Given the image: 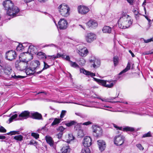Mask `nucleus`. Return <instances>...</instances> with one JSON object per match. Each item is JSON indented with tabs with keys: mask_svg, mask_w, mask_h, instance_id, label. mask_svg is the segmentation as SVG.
<instances>
[{
	"mask_svg": "<svg viewBox=\"0 0 153 153\" xmlns=\"http://www.w3.org/2000/svg\"><path fill=\"white\" fill-rule=\"evenodd\" d=\"M3 5L5 9L7 10V13L8 15L15 17L20 15L19 9L16 6H14L11 1H5L3 2Z\"/></svg>",
	"mask_w": 153,
	"mask_h": 153,
	"instance_id": "f257e3e1",
	"label": "nucleus"
},
{
	"mask_svg": "<svg viewBox=\"0 0 153 153\" xmlns=\"http://www.w3.org/2000/svg\"><path fill=\"white\" fill-rule=\"evenodd\" d=\"M119 27L121 29H126L129 27L132 23L131 17L126 13L123 12L121 17L118 20Z\"/></svg>",
	"mask_w": 153,
	"mask_h": 153,
	"instance_id": "f03ea898",
	"label": "nucleus"
},
{
	"mask_svg": "<svg viewBox=\"0 0 153 153\" xmlns=\"http://www.w3.org/2000/svg\"><path fill=\"white\" fill-rule=\"evenodd\" d=\"M94 80L99 85L108 88H111L114 86V84L116 83V80H107L100 79L93 77Z\"/></svg>",
	"mask_w": 153,
	"mask_h": 153,
	"instance_id": "7ed1b4c3",
	"label": "nucleus"
},
{
	"mask_svg": "<svg viewBox=\"0 0 153 153\" xmlns=\"http://www.w3.org/2000/svg\"><path fill=\"white\" fill-rule=\"evenodd\" d=\"M58 8L60 14L62 16L67 17L69 15L70 8L65 4L60 5Z\"/></svg>",
	"mask_w": 153,
	"mask_h": 153,
	"instance_id": "20e7f679",
	"label": "nucleus"
},
{
	"mask_svg": "<svg viewBox=\"0 0 153 153\" xmlns=\"http://www.w3.org/2000/svg\"><path fill=\"white\" fill-rule=\"evenodd\" d=\"M92 127L94 136L97 137L102 135V128L96 125H94L92 126Z\"/></svg>",
	"mask_w": 153,
	"mask_h": 153,
	"instance_id": "39448f33",
	"label": "nucleus"
},
{
	"mask_svg": "<svg viewBox=\"0 0 153 153\" xmlns=\"http://www.w3.org/2000/svg\"><path fill=\"white\" fill-rule=\"evenodd\" d=\"M16 56V54L14 51L10 50L6 53L5 58L9 61H12L15 59Z\"/></svg>",
	"mask_w": 153,
	"mask_h": 153,
	"instance_id": "423d86ee",
	"label": "nucleus"
},
{
	"mask_svg": "<svg viewBox=\"0 0 153 153\" xmlns=\"http://www.w3.org/2000/svg\"><path fill=\"white\" fill-rule=\"evenodd\" d=\"M125 138L121 135L116 136L114 138V143L117 146H121L124 143Z\"/></svg>",
	"mask_w": 153,
	"mask_h": 153,
	"instance_id": "0eeeda50",
	"label": "nucleus"
},
{
	"mask_svg": "<svg viewBox=\"0 0 153 153\" xmlns=\"http://www.w3.org/2000/svg\"><path fill=\"white\" fill-rule=\"evenodd\" d=\"M68 23L66 20L64 19H61L58 22L57 27L60 30L66 29L67 27Z\"/></svg>",
	"mask_w": 153,
	"mask_h": 153,
	"instance_id": "6e6552de",
	"label": "nucleus"
},
{
	"mask_svg": "<svg viewBox=\"0 0 153 153\" xmlns=\"http://www.w3.org/2000/svg\"><path fill=\"white\" fill-rule=\"evenodd\" d=\"M86 42L88 43H91L96 38V35L93 33H87L85 36Z\"/></svg>",
	"mask_w": 153,
	"mask_h": 153,
	"instance_id": "1a4fd4ad",
	"label": "nucleus"
},
{
	"mask_svg": "<svg viewBox=\"0 0 153 153\" xmlns=\"http://www.w3.org/2000/svg\"><path fill=\"white\" fill-rule=\"evenodd\" d=\"M78 12L82 14H85L89 10V9L86 6H80L78 7Z\"/></svg>",
	"mask_w": 153,
	"mask_h": 153,
	"instance_id": "9d476101",
	"label": "nucleus"
},
{
	"mask_svg": "<svg viewBox=\"0 0 153 153\" xmlns=\"http://www.w3.org/2000/svg\"><path fill=\"white\" fill-rule=\"evenodd\" d=\"M40 65V62L38 60H35L32 61L30 63V66L31 68L33 69L34 71L37 70L39 68Z\"/></svg>",
	"mask_w": 153,
	"mask_h": 153,
	"instance_id": "9b49d317",
	"label": "nucleus"
},
{
	"mask_svg": "<svg viewBox=\"0 0 153 153\" xmlns=\"http://www.w3.org/2000/svg\"><path fill=\"white\" fill-rule=\"evenodd\" d=\"M98 145L100 150L103 151L106 147V144L105 142L102 140H99L97 141Z\"/></svg>",
	"mask_w": 153,
	"mask_h": 153,
	"instance_id": "f8f14e48",
	"label": "nucleus"
},
{
	"mask_svg": "<svg viewBox=\"0 0 153 153\" xmlns=\"http://www.w3.org/2000/svg\"><path fill=\"white\" fill-rule=\"evenodd\" d=\"M92 141L90 137H85L83 142V146H90L91 144Z\"/></svg>",
	"mask_w": 153,
	"mask_h": 153,
	"instance_id": "ddd939ff",
	"label": "nucleus"
},
{
	"mask_svg": "<svg viewBox=\"0 0 153 153\" xmlns=\"http://www.w3.org/2000/svg\"><path fill=\"white\" fill-rule=\"evenodd\" d=\"M30 117L33 119L37 120H41L42 118L41 114L37 112L31 113Z\"/></svg>",
	"mask_w": 153,
	"mask_h": 153,
	"instance_id": "4468645a",
	"label": "nucleus"
},
{
	"mask_svg": "<svg viewBox=\"0 0 153 153\" xmlns=\"http://www.w3.org/2000/svg\"><path fill=\"white\" fill-rule=\"evenodd\" d=\"M45 139L47 143L49 144L51 147H53L54 149L55 148V146L54 145V142L52 138L49 136H46Z\"/></svg>",
	"mask_w": 153,
	"mask_h": 153,
	"instance_id": "2eb2a0df",
	"label": "nucleus"
},
{
	"mask_svg": "<svg viewBox=\"0 0 153 153\" xmlns=\"http://www.w3.org/2000/svg\"><path fill=\"white\" fill-rule=\"evenodd\" d=\"M80 73H82L88 76H90L92 77L94 76H95V74L86 70L84 68L80 69Z\"/></svg>",
	"mask_w": 153,
	"mask_h": 153,
	"instance_id": "dca6fc26",
	"label": "nucleus"
},
{
	"mask_svg": "<svg viewBox=\"0 0 153 153\" xmlns=\"http://www.w3.org/2000/svg\"><path fill=\"white\" fill-rule=\"evenodd\" d=\"M30 112L27 111H25L19 115V117L22 118L23 119H26L30 116Z\"/></svg>",
	"mask_w": 153,
	"mask_h": 153,
	"instance_id": "f3484780",
	"label": "nucleus"
},
{
	"mask_svg": "<svg viewBox=\"0 0 153 153\" xmlns=\"http://www.w3.org/2000/svg\"><path fill=\"white\" fill-rule=\"evenodd\" d=\"M87 25L89 27H91L93 28L97 26V23L95 20L89 21L87 23Z\"/></svg>",
	"mask_w": 153,
	"mask_h": 153,
	"instance_id": "a211bd4d",
	"label": "nucleus"
},
{
	"mask_svg": "<svg viewBox=\"0 0 153 153\" xmlns=\"http://www.w3.org/2000/svg\"><path fill=\"white\" fill-rule=\"evenodd\" d=\"M3 69L4 70V74L8 76L10 75L12 71V68L9 66H5V68L4 67Z\"/></svg>",
	"mask_w": 153,
	"mask_h": 153,
	"instance_id": "6ab92c4d",
	"label": "nucleus"
},
{
	"mask_svg": "<svg viewBox=\"0 0 153 153\" xmlns=\"http://www.w3.org/2000/svg\"><path fill=\"white\" fill-rule=\"evenodd\" d=\"M61 151L62 153H69L70 151V149L69 146L64 145L61 149Z\"/></svg>",
	"mask_w": 153,
	"mask_h": 153,
	"instance_id": "aec40b11",
	"label": "nucleus"
},
{
	"mask_svg": "<svg viewBox=\"0 0 153 153\" xmlns=\"http://www.w3.org/2000/svg\"><path fill=\"white\" fill-rule=\"evenodd\" d=\"M91 63H93V66L95 68L96 66H99L100 64V62L99 60L95 59H91L90 60Z\"/></svg>",
	"mask_w": 153,
	"mask_h": 153,
	"instance_id": "412c9836",
	"label": "nucleus"
},
{
	"mask_svg": "<svg viewBox=\"0 0 153 153\" xmlns=\"http://www.w3.org/2000/svg\"><path fill=\"white\" fill-rule=\"evenodd\" d=\"M26 72L27 75H33L35 73L37 74V72H36V71L31 68L30 66L27 68L26 70Z\"/></svg>",
	"mask_w": 153,
	"mask_h": 153,
	"instance_id": "4be33fe9",
	"label": "nucleus"
},
{
	"mask_svg": "<svg viewBox=\"0 0 153 153\" xmlns=\"http://www.w3.org/2000/svg\"><path fill=\"white\" fill-rule=\"evenodd\" d=\"M37 55L38 56V58L40 59L44 60L48 58V56H47L45 53L42 52H38Z\"/></svg>",
	"mask_w": 153,
	"mask_h": 153,
	"instance_id": "5701e85b",
	"label": "nucleus"
},
{
	"mask_svg": "<svg viewBox=\"0 0 153 153\" xmlns=\"http://www.w3.org/2000/svg\"><path fill=\"white\" fill-rule=\"evenodd\" d=\"M131 67V64L130 62H128L127 64V65L126 67L125 68V69L123 70L122 71L120 72L119 75H121L123 74L126 72L128 70H130Z\"/></svg>",
	"mask_w": 153,
	"mask_h": 153,
	"instance_id": "b1692460",
	"label": "nucleus"
},
{
	"mask_svg": "<svg viewBox=\"0 0 153 153\" xmlns=\"http://www.w3.org/2000/svg\"><path fill=\"white\" fill-rule=\"evenodd\" d=\"M133 11L134 14V16L136 19H138L139 16L140 15L139 13V10L137 8H135L133 10Z\"/></svg>",
	"mask_w": 153,
	"mask_h": 153,
	"instance_id": "393cba45",
	"label": "nucleus"
},
{
	"mask_svg": "<svg viewBox=\"0 0 153 153\" xmlns=\"http://www.w3.org/2000/svg\"><path fill=\"white\" fill-rule=\"evenodd\" d=\"M111 31V28L108 26H105L102 29V31L103 33H110Z\"/></svg>",
	"mask_w": 153,
	"mask_h": 153,
	"instance_id": "a878e982",
	"label": "nucleus"
},
{
	"mask_svg": "<svg viewBox=\"0 0 153 153\" xmlns=\"http://www.w3.org/2000/svg\"><path fill=\"white\" fill-rule=\"evenodd\" d=\"M88 53V50L87 49L81 50V51H79V54L82 56H85Z\"/></svg>",
	"mask_w": 153,
	"mask_h": 153,
	"instance_id": "bb28decb",
	"label": "nucleus"
},
{
	"mask_svg": "<svg viewBox=\"0 0 153 153\" xmlns=\"http://www.w3.org/2000/svg\"><path fill=\"white\" fill-rule=\"evenodd\" d=\"M81 125H82V123H77L76 122V124L74 125V129L76 131H79L80 132L82 131H81Z\"/></svg>",
	"mask_w": 153,
	"mask_h": 153,
	"instance_id": "cd10ccee",
	"label": "nucleus"
},
{
	"mask_svg": "<svg viewBox=\"0 0 153 153\" xmlns=\"http://www.w3.org/2000/svg\"><path fill=\"white\" fill-rule=\"evenodd\" d=\"M24 63L23 62H21V61H16L15 62V67L17 69H19L21 67Z\"/></svg>",
	"mask_w": 153,
	"mask_h": 153,
	"instance_id": "c85d7f7f",
	"label": "nucleus"
},
{
	"mask_svg": "<svg viewBox=\"0 0 153 153\" xmlns=\"http://www.w3.org/2000/svg\"><path fill=\"white\" fill-rule=\"evenodd\" d=\"M89 146H83L82 150V153H90V151L88 148Z\"/></svg>",
	"mask_w": 153,
	"mask_h": 153,
	"instance_id": "c756f323",
	"label": "nucleus"
},
{
	"mask_svg": "<svg viewBox=\"0 0 153 153\" xmlns=\"http://www.w3.org/2000/svg\"><path fill=\"white\" fill-rule=\"evenodd\" d=\"M123 130L124 131H133L135 130L134 128L130 127L128 126H126L123 128Z\"/></svg>",
	"mask_w": 153,
	"mask_h": 153,
	"instance_id": "7c9ffc66",
	"label": "nucleus"
},
{
	"mask_svg": "<svg viewBox=\"0 0 153 153\" xmlns=\"http://www.w3.org/2000/svg\"><path fill=\"white\" fill-rule=\"evenodd\" d=\"M61 121V120L60 118H55L51 124V126H53L55 125H56L57 124L59 123Z\"/></svg>",
	"mask_w": 153,
	"mask_h": 153,
	"instance_id": "2f4dec72",
	"label": "nucleus"
},
{
	"mask_svg": "<svg viewBox=\"0 0 153 153\" xmlns=\"http://www.w3.org/2000/svg\"><path fill=\"white\" fill-rule=\"evenodd\" d=\"M44 67L42 69L39 71L37 72L36 73L37 74L41 73L43 70L47 69L50 67V66L48 65L45 61H44Z\"/></svg>",
	"mask_w": 153,
	"mask_h": 153,
	"instance_id": "473e14b6",
	"label": "nucleus"
},
{
	"mask_svg": "<svg viewBox=\"0 0 153 153\" xmlns=\"http://www.w3.org/2000/svg\"><path fill=\"white\" fill-rule=\"evenodd\" d=\"M119 58L117 56L114 57L113 61L114 66H116L119 63Z\"/></svg>",
	"mask_w": 153,
	"mask_h": 153,
	"instance_id": "72a5a7b5",
	"label": "nucleus"
},
{
	"mask_svg": "<svg viewBox=\"0 0 153 153\" xmlns=\"http://www.w3.org/2000/svg\"><path fill=\"white\" fill-rule=\"evenodd\" d=\"M13 139L18 141H21L23 140V137L22 135L20 134L15 136Z\"/></svg>",
	"mask_w": 153,
	"mask_h": 153,
	"instance_id": "f704fd0d",
	"label": "nucleus"
},
{
	"mask_svg": "<svg viewBox=\"0 0 153 153\" xmlns=\"http://www.w3.org/2000/svg\"><path fill=\"white\" fill-rule=\"evenodd\" d=\"M76 124V122L75 120H72L66 124V126L68 127H70L73 125H75Z\"/></svg>",
	"mask_w": 153,
	"mask_h": 153,
	"instance_id": "c9c22d12",
	"label": "nucleus"
},
{
	"mask_svg": "<svg viewBox=\"0 0 153 153\" xmlns=\"http://www.w3.org/2000/svg\"><path fill=\"white\" fill-rule=\"evenodd\" d=\"M36 48V47H35L34 46L30 45L29 46L28 48V51H29L30 53H36V51H35V49Z\"/></svg>",
	"mask_w": 153,
	"mask_h": 153,
	"instance_id": "e433bc0d",
	"label": "nucleus"
},
{
	"mask_svg": "<svg viewBox=\"0 0 153 153\" xmlns=\"http://www.w3.org/2000/svg\"><path fill=\"white\" fill-rule=\"evenodd\" d=\"M24 48L25 47L23 46L22 44H19L17 46L16 50L18 51L21 52Z\"/></svg>",
	"mask_w": 153,
	"mask_h": 153,
	"instance_id": "4c0bfd02",
	"label": "nucleus"
},
{
	"mask_svg": "<svg viewBox=\"0 0 153 153\" xmlns=\"http://www.w3.org/2000/svg\"><path fill=\"white\" fill-rule=\"evenodd\" d=\"M10 78H13L15 79L18 80L19 79L23 78H24V76L20 75L16 76L15 74L14 76L11 75V77H10Z\"/></svg>",
	"mask_w": 153,
	"mask_h": 153,
	"instance_id": "58836bf2",
	"label": "nucleus"
},
{
	"mask_svg": "<svg viewBox=\"0 0 153 153\" xmlns=\"http://www.w3.org/2000/svg\"><path fill=\"white\" fill-rule=\"evenodd\" d=\"M75 114L76 115L82 118H86L87 117V115L85 114H82L81 113H79V112L76 113Z\"/></svg>",
	"mask_w": 153,
	"mask_h": 153,
	"instance_id": "ea45409f",
	"label": "nucleus"
},
{
	"mask_svg": "<svg viewBox=\"0 0 153 153\" xmlns=\"http://www.w3.org/2000/svg\"><path fill=\"white\" fill-rule=\"evenodd\" d=\"M70 64L71 66L72 67L76 68L79 67L78 65L75 62H74L72 61H70Z\"/></svg>",
	"mask_w": 153,
	"mask_h": 153,
	"instance_id": "a19ab883",
	"label": "nucleus"
},
{
	"mask_svg": "<svg viewBox=\"0 0 153 153\" xmlns=\"http://www.w3.org/2000/svg\"><path fill=\"white\" fill-rule=\"evenodd\" d=\"M97 98L98 99H100L102 101L104 102H111L112 103H115V102H119V101H116V102L110 101H109V99H105V98H104V99H102L100 97H97Z\"/></svg>",
	"mask_w": 153,
	"mask_h": 153,
	"instance_id": "79ce46f5",
	"label": "nucleus"
},
{
	"mask_svg": "<svg viewBox=\"0 0 153 153\" xmlns=\"http://www.w3.org/2000/svg\"><path fill=\"white\" fill-rule=\"evenodd\" d=\"M19 134V131H12L10 132L7 133L6 134L8 135H12L16 134Z\"/></svg>",
	"mask_w": 153,
	"mask_h": 153,
	"instance_id": "37998d69",
	"label": "nucleus"
},
{
	"mask_svg": "<svg viewBox=\"0 0 153 153\" xmlns=\"http://www.w3.org/2000/svg\"><path fill=\"white\" fill-rule=\"evenodd\" d=\"M18 116V115L17 114H15L9 118V120L10 123L13 121V120L16 118Z\"/></svg>",
	"mask_w": 153,
	"mask_h": 153,
	"instance_id": "c03bdc74",
	"label": "nucleus"
},
{
	"mask_svg": "<svg viewBox=\"0 0 153 153\" xmlns=\"http://www.w3.org/2000/svg\"><path fill=\"white\" fill-rule=\"evenodd\" d=\"M74 139V137L72 134H68V139L67 141V142L68 143H70V141H71Z\"/></svg>",
	"mask_w": 153,
	"mask_h": 153,
	"instance_id": "a18cd8bd",
	"label": "nucleus"
},
{
	"mask_svg": "<svg viewBox=\"0 0 153 153\" xmlns=\"http://www.w3.org/2000/svg\"><path fill=\"white\" fill-rule=\"evenodd\" d=\"M152 137L151 132L150 131L148 132L147 133L143 135L142 137L145 138Z\"/></svg>",
	"mask_w": 153,
	"mask_h": 153,
	"instance_id": "49530a36",
	"label": "nucleus"
},
{
	"mask_svg": "<svg viewBox=\"0 0 153 153\" xmlns=\"http://www.w3.org/2000/svg\"><path fill=\"white\" fill-rule=\"evenodd\" d=\"M54 47L57 48H58V45H55L53 43L50 44H49L48 45H45L44 46V47Z\"/></svg>",
	"mask_w": 153,
	"mask_h": 153,
	"instance_id": "de8ad7c7",
	"label": "nucleus"
},
{
	"mask_svg": "<svg viewBox=\"0 0 153 153\" xmlns=\"http://www.w3.org/2000/svg\"><path fill=\"white\" fill-rule=\"evenodd\" d=\"M31 136L35 138L36 139H37L39 137V134L38 133L33 132L31 133Z\"/></svg>",
	"mask_w": 153,
	"mask_h": 153,
	"instance_id": "09e8293b",
	"label": "nucleus"
},
{
	"mask_svg": "<svg viewBox=\"0 0 153 153\" xmlns=\"http://www.w3.org/2000/svg\"><path fill=\"white\" fill-rule=\"evenodd\" d=\"M65 129V128H64L62 126H59L57 129V130L59 132H62V133H63V131Z\"/></svg>",
	"mask_w": 153,
	"mask_h": 153,
	"instance_id": "8fccbe9b",
	"label": "nucleus"
},
{
	"mask_svg": "<svg viewBox=\"0 0 153 153\" xmlns=\"http://www.w3.org/2000/svg\"><path fill=\"white\" fill-rule=\"evenodd\" d=\"M56 58V55H53L52 56H48L47 59H51L52 60H54Z\"/></svg>",
	"mask_w": 153,
	"mask_h": 153,
	"instance_id": "3c124183",
	"label": "nucleus"
},
{
	"mask_svg": "<svg viewBox=\"0 0 153 153\" xmlns=\"http://www.w3.org/2000/svg\"><path fill=\"white\" fill-rule=\"evenodd\" d=\"M63 134L62 132H59L56 135V137L59 139H60L62 138Z\"/></svg>",
	"mask_w": 153,
	"mask_h": 153,
	"instance_id": "603ef678",
	"label": "nucleus"
},
{
	"mask_svg": "<svg viewBox=\"0 0 153 153\" xmlns=\"http://www.w3.org/2000/svg\"><path fill=\"white\" fill-rule=\"evenodd\" d=\"M66 112V111L65 110H62L60 115L61 118H62L64 117V116L65 115Z\"/></svg>",
	"mask_w": 153,
	"mask_h": 153,
	"instance_id": "864d4df0",
	"label": "nucleus"
},
{
	"mask_svg": "<svg viewBox=\"0 0 153 153\" xmlns=\"http://www.w3.org/2000/svg\"><path fill=\"white\" fill-rule=\"evenodd\" d=\"M0 132L3 133H5L6 132V130L2 126H0Z\"/></svg>",
	"mask_w": 153,
	"mask_h": 153,
	"instance_id": "5fc2aeb1",
	"label": "nucleus"
},
{
	"mask_svg": "<svg viewBox=\"0 0 153 153\" xmlns=\"http://www.w3.org/2000/svg\"><path fill=\"white\" fill-rule=\"evenodd\" d=\"M129 113H131L133 114H138V111L137 110H133L131 111H129L128 112Z\"/></svg>",
	"mask_w": 153,
	"mask_h": 153,
	"instance_id": "6e6d98bb",
	"label": "nucleus"
},
{
	"mask_svg": "<svg viewBox=\"0 0 153 153\" xmlns=\"http://www.w3.org/2000/svg\"><path fill=\"white\" fill-rule=\"evenodd\" d=\"M152 41H153V38H151L147 40L144 39V42L145 43H147L149 42H150Z\"/></svg>",
	"mask_w": 153,
	"mask_h": 153,
	"instance_id": "4d7b16f0",
	"label": "nucleus"
},
{
	"mask_svg": "<svg viewBox=\"0 0 153 153\" xmlns=\"http://www.w3.org/2000/svg\"><path fill=\"white\" fill-rule=\"evenodd\" d=\"M92 123L90 121H88L83 123H82V125L88 126L92 124Z\"/></svg>",
	"mask_w": 153,
	"mask_h": 153,
	"instance_id": "13d9d810",
	"label": "nucleus"
},
{
	"mask_svg": "<svg viewBox=\"0 0 153 153\" xmlns=\"http://www.w3.org/2000/svg\"><path fill=\"white\" fill-rule=\"evenodd\" d=\"M136 146L140 150H143L144 149V148L142 147L141 144H137Z\"/></svg>",
	"mask_w": 153,
	"mask_h": 153,
	"instance_id": "bf43d9fd",
	"label": "nucleus"
},
{
	"mask_svg": "<svg viewBox=\"0 0 153 153\" xmlns=\"http://www.w3.org/2000/svg\"><path fill=\"white\" fill-rule=\"evenodd\" d=\"M114 126V128H116L117 129L122 130V127H119L115 124H113Z\"/></svg>",
	"mask_w": 153,
	"mask_h": 153,
	"instance_id": "052dcab7",
	"label": "nucleus"
},
{
	"mask_svg": "<svg viewBox=\"0 0 153 153\" xmlns=\"http://www.w3.org/2000/svg\"><path fill=\"white\" fill-rule=\"evenodd\" d=\"M146 0H145L142 4V6L144 7V11L145 12V13H146V8L145 7V6L146 5Z\"/></svg>",
	"mask_w": 153,
	"mask_h": 153,
	"instance_id": "680f3d73",
	"label": "nucleus"
},
{
	"mask_svg": "<svg viewBox=\"0 0 153 153\" xmlns=\"http://www.w3.org/2000/svg\"><path fill=\"white\" fill-rule=\"evenodd\" d=\"M21 62H23L24 63V64H23V65H25V68H26L27 66V62H26L25 61H24L23 60H22V61H21Z\"/></svg>",
	"mask_w": 153,
	"mask_h": 153,
	"instance_id": "e2e57ef3",
	"label": "nucleus"
},
{
	"mask_svg": "<svg viewBox=\"0 0 153 153\" xmlns=\"http://www.w3.org/2000/svg\"><path fill=\"white\" fill-rule=\"evenodd\" d=\"M37 143L36 141H31L30 142V144L31 145H34V144L37 145Z\"/></svg>",
	"mask_w": 153,
	"mask_h": 153,
	"instance_id": "0e129e2a",
	"label": "nucleus"
},
{
	"mask_svg": "<svg viewBox=\"0 0 153 153\" xmlns=\"http://www.w3.org/2000/svg\"><path fill=\"white\" fill-rule=\"evenodd\" d=\"M146 15H144V16H145V18L149 22H151V20L149 18L148 16L145 13Z\"/></svg>",
	"mask_w": 153,
	"mask_h": 153,
	"instance_id": "69168bd1",
	"label": "nucleus"
},
{
	"mask_svg": "<svg viewBox=\"0 0 153 153\" xmlns=\"http://www.w3.org/2000/svg\"><path fill=\"white\" fill-rule=\"evenodd\" d=\"M70 57L68 56H67L66 57H65V59L69 62L70 63V61H71L70 60Z\"/></svg>",
	"mask_w": 153,
	"mask_h": 153,
	"instance_id": "338daca9",
	"label": "nucleus"
},
{
	"mask_svg": "<svg viewBox=\"0 0 153 153\" xmlns=\"http://www.w3.org/2000/svg\"><path fill=\"white\" fill-rule=\"evenodd\" d=\"M131 5H132L134 0H126Z\"/></svg>",
	"mask_w": 153,
	"mask_h": 153,
	"instance_id": "774afa93",
	"label": "nucleus"
}]
</instances>
